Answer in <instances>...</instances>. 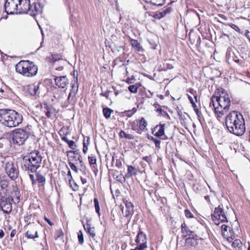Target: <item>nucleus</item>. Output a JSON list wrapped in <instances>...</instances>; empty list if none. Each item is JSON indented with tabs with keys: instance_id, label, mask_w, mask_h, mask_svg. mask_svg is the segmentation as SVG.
<instances>
[{
	"instance_id": "obj_1",
	"label": "nucleus",
	"mask_w": 250,
	"mask_h": 250,
	"mask_svg": "<svg viewBox=\"0 0 250 250\" xmlns=\"http://www.w3.org/2000/svg\"><path fill=\"white\" fill-rule=\"evenodd\" d=\"M225 124L228 130L237 136H241L245 131V121L243 116L233 111L226 117Z\"/></svg>"
},
{
	"instance_id": "obj_2",
	"label": "nucleus",
	"mask_w": 250,
	"mask_h": 250,
	"mask_svg": "<svg viewBox=\"0 0 250 250\" xmlns=\"http://www.w3.org/2000/svg\"><path fill=\"white\" fill-rule=\"evenodd\" d=\"M22 122V115L15 110L0 109V124L2 126L11 128L19 126Z\"/></svg>"
},
{
	"instance_id": "obj_3",
	"label": "nucleus",
	"mask_w": 250,
	"mask_h": 250,
	"mask_svg": "<svg viewBox=\"0 0 250 250\" xmlns=\"http://www.w3.org/2000/svg\"><path fill=\"white\" fill-rule=\"evenodd\" d=\"M42 156L39 151L35 150L24 156L22 158L21 167L24 171L36 172L42 161Z\"/></svg>"
},
{
	"instance_id": "obj_4",
	"label": "nucleus",
	"mask_w": 250,
	"mask_h": 250,
	"mask_svg": "<svg viewBox=\"0 0 250 250\" xmlns=\"http://www.w3.org/2000/svg\"><path fill=\"white\" fill-rule=\"evenodd\" d=\"M17 72L27 77L35 76L38 72V67L33 62L29 61H21L15 66Z\"/></svg>"
},
{
	"instance_id": "obj_5",
	"label": "nucleus",
	"mask_w": 250,
	"mask_h": 250,
	"mask_svg": "<svg viewBox=\"0 0 250 250\" xmlns=\"http://www.w3.org/2000/svg\"><path fill=\"white\" fill-rule=\"evenodd\" d=\"M11 136L13 143L20 146L23 145L28 138L29 133L23 129L17 128L11 131Z\"/></svg>"
},
{
	"instance_id": "obj_6",
	"label": "nucleus",
	"mask_w": 250,
	"mask_h": 250,
	"mask_svg": "<svg viewBox=\"0 0 250 250\" xmlns=\"http://www.w3.org/2000/svg\"><path fill=\"white\" fill-rule=\"evenodd\" d=\"M228 209V207H226V209L222 204L215 208L213 213L211 214V217L217 225L220 223L219 221L222 223L228 222L227 217V210Z\"/></svg>"
},
{
	"instance_id": "obj_7",
	"label": "nucleus",
	"mask_w": 250,
	"mask_h": 250,
	"mask_svg": "<svg viewBox=\"0 0 250 250\" xmlns=\"http://www.w3.org/2000/svg\"><path fill=\"white\" fill-rule=\"evenodd\" d=\"M12 201L5 193H0V209L5 213L9 214L12 210Z\"/></svg>"
},
{
	"instance_id": "obj_8",
	"label": "nucleus",
	"mask_w": 250,
	"mask_h": 250,
	"mask_svg": "<svg viewBox=\"0 0 250 250\" xmlns=\"http://www.w3.org/2000/svg\"><path fill=\"white\" fill-rule=\"evenodd\" d=\"M5 171L7 176L13 181L18 179L19 175V170L17 165L13 162H7L5 165Z\"/></svg>"
},
{
	"instance_id": "obj_9",
	"label": "nucleus",
	"mask_w": 250,
	"mask_h": 250,
	"mask_svg": "<svg viewBox=\"0 0 250 250\" xmlns=\"http://www.w3.org/2000/svg\"><path fill=\"white\" fill-rule=\"evenodd\" d=\"M135 242L136 247L130 250H144L147 247L146 235L141 230L138 232Z\"/></svg>"
},
{
	"instance_id": "obj_10",
	"label": "nucleus",
	"mask_w": 250,
	"mask_h": 250,
	"mask_svg": "<svg viewBox=\"0 0 250 250\" xmlns=\"http://www.w3.org/2000/svg\"><path fill=\"white\" fill-rule=\"evenodd\" d=\"M214 101H216V103L219 106L223 107L225 109L229 110L230 106V100L229 96L228 94H225L222 92V95L218 96H212Z\"/></svg>"
},
{
	"instance_id": "obj_11",
	"label": "nucleus",
	"mask_w": 250,
	"mask_h": 250,
	"mask_svg": "<svg viewBox=\"0 0 250 250\" xmlns=\"http://www.w3.org/2000/svg\"><path fill=\"white\" fill-rule=\"evenodd\" d=\"M21 0H6L5 4V11L7 14H18V3Z\"/></svg>"
},
{
	"instance_id": "obj_12",
	"label": "nucleus",
	"mask_w": 250,
	"mask_h": 250,
	"mask_svg": "<svg viewBox=\"0 0 250 250\" xmlns=\"http://www.w3.org/2000/svg\"><path fill=\"white\" fill-rule=\"evenodd\" d=\"M74 76L75 80L74 83L72 84L71 89L67 97V102L65 103L64 104L62 105L63 107H67L68 106V104L73 100L78 91V75H77L75 77V72H74Z\"/></svg>"
},
{
	"instance_id": "obj_13",
	"label": "nucleus",
	"mask_w": 250,
	"mask_h": 250,
	"mask_svg": "<svg viewBox=\"0 0 250 250\" xmlns=\"http://www.w3.org/2000/svg\"><path fill=\"white\" fill-rule=\"evenodd\" d=\"M209 105L210 106L211 105L213 106L214 112L217 115L218 118H221L222 116L228 111L227 109H225L223 107L217 105V104H216V103L214 101L213 98L211 99Z\"/></svg>"
},
{
	"instance_id": "obj_14",
	"label": "nucleus",
	"mask_w": 250,
	"mask_h": 250,
	"mask_svg": "<svg viewBox=\"0 0 250 250\" xmlns=\"http://www.w3.org/2000/svg\"><path fill=\"white\" fill-rule=\"evenodd\" d=\"M198 236L194 233L186 239V245L189 247H194L198 245Z\"/></svg>"
},
{
	"instance_id": "obj_15",
	"label": "nucleus",
	"mask_w": 250,
	"mask_h": 250,
	"mask_svg": "<svg viewBox=\"0 0 250 250\" xmlns=\"http://www.w3.org/2000/svg\"><path fill=\"white\" fill-rule=\"evenodd\" d=\"M54 80L56 85L59 88H64L69 83L66 76L56 77Z\"/></svg>"
},
{
	"instance_id": "obj_16",
	"label": "nucleus",
	"mask_w": 250,
	"mask_h": 250,
	"mask_svg": "<svg viewBox=\"0 0 250 250\" xmlns=\"http://www.w3.org/2000/svg\"><path fill=\"white\" fill-rule=\"evenodd\" d=\"M43 10V6L40 2H34V5H32L29 15L32 16L42 13Z\"/></svg>"
},
{
	"instance_id": "obj_17",
	"label": "nucleus",
	"mask_w": 250,
	"mask_h": 250,
	"mask_svg": "<svg viewBox=\"0 0 250 250\" xmlns=\"http://www.w3.org/2000/svg\"><path fill=\"white\" fill-rule=\"evenodd\" d=\"M22 2H24V4L19 7L18 14L26 13L29 14V11H30L32 6L30 4V0H24Z\"/></svg>"
},
{
	"instance_id": "obj_18",
	"label": "nucleus",
	"mask_w": 250,
	"mask_h": 250,
	"mask_svg": "<svg viewBox=\"0 0 250 250\" xmlns=\"http://www.w3.org/2000/svg\"><path fill=\"white\" fill-rule=\"evenodd\" d=\"M165 124L157 125L152 130L153 134L158 137L164 135Z\"/></svg>"
},
{
	"instance_id": "obj_19",
	"label": "nucleus",
	"mask_w": 250,
	"mask_h": 250,
	"mask_svg": "<svg viewBox=\"0 0 250 250\" xmlns=\"http://www.w3.org/2000/svg\"><path fill=\"white\" fill-rule=\"evenodd\" d=\"M36 177L37 184H38L39 188H44L46 183V178L45 176L42 174L40 171H37L35 174Z\"/></svg>"
},
{
	"instance_id": "obj_20",
	"label": "nucleus",
	"mask_w": 250,
	"mask_h": 250,
	"mask_svg": "<svg viewBox=\"0 0 250 250\" xmlns=\"http://www.w3.org/2000/svg\"><path fill=\"white\" fill-rule=\"evenodd\" d=\"M125 203L126 210L124 213V216L126 217H129L134 213V205L131 202L127 201Z\"/></svg>"
},
{
	"instance_id": "obj_21",
	"label": "nucleus",
	"mask_w": 250,
	"mask_h": 250,
	"mask_svg": "<svg viewBox=\"0 0 250 250\" xmlns=\"http://www.w3.org/2000/svg\"><path fill=\"white\" fill-rule=\"evenodd\" d=\"M14 204H18L20 201V191L18 188H14L11 195H9Z\"/></svg>"
},
{
	"instance_id": "obj_22",
	"label": "nucleus",
	"mask_w": 250,
	"mask_h": 250,
	"mask_svg": "<svg viewBox=\"0 0 250 250\" xmlns=\"http://www.w3.org/2000/svg\"><path fill=\"white\" fill-rule=\"evenodd\" d=\"M84 229L86 231V232L89 235L90 237L93 239L95 240V229L94 227H91L90 225L88 223V221H87V223L85 225H83Z\"/></svg>"
},
{
	"instance_id": "obj_23",
	"label": "nucleus",
	"mask_w": 250,
	"mask_h": 250,
	"mask_svg": "<svg viewBox=\"0 0 250 250\" xmlns=\"http://www.w3.org/2000/svg\"><path fill=\"white\" fill-rule=\"evenodd\" d=\"M181 227V232L183 237H187L195 233L193 231L189 229L185 222L182 224Z\"/></svg>"
},
{
	"instance_id": "obj_24",
	"label": "nucleus",
	"mask_w": 250,
	"mask_h": 250,
	"mask_svg": "<svg viewBox=\"0 0 250 250\" xmlns=\"http://www.w3.org/2000/svg\"><path fill=\"white\" fill-rule=\"evenodd\" d=\"M39 84L33 83L28 86V90L31 96H35L37 94L38 91L39 89Z\"/></svg>"
},
{
	"instance_id": "obj_25",
	"label": "nucleus",
	"mask_w": 250,
	"mask_h": 250,
	"mask_svg": "<svg viewBox=\"0 0 250 250\" xmlns=\"http://www.w3.org/2000/svg\"><path fill=\"white\" fill-rule=\"evenodd\" d=\"M66 97L65 91L58 90L54 95V97L58 101L61 102L63 99Z\"/></svg>"
},
{
	"instance_id": "obj_26",
	"label": "nucleus",
	"mask_w": 250,
	"mask_h": 250,
	"mask_svg": "<svg viewBox=\"0 0 250 250\" xmlns=\"http://www.w3.org/2000/svg\"><path fill=\"white\" fill-rule=\"evenodd\" d=\"M130 42L132 46L138 52H143L144 49L140 43L136 40L131 39Z\"/></svg>"
},
{
	"instance_id": "obj_27",
	"label": "nucleus",
	"mask_w": 250,
	"mask_h": 250,
	"mask_svg": "<svg viewBox=\"0 0 250 250\" xmlns=\"http://www.w3.org/2000/svg\"><path fill=\"white\" fill-rule=\"evenodd\" d=\"M137 174V169L132 166H128L127 167V172L125 175V178H129L132 175H135Z\"/></svg>"
},
{
	"instance_id": "obj_28",
	"label": "nucleus",
	"mask_w": 250,
	"mask_h": 250,
	"mask_svg": "<svg viewBox=\"0 0 250 250\" xmlns=\"http://www.w3.org/2000/svg\"><path fill=\"white\" fill-rule=\"evenodd\" d=\"M147 123L145 120V118L142 117L139 121V129L136 128L135 127H133L132 129L134 130H137V132H139V130H144L146 127Z\"/></svg>"
},
{
	"instance_id": "obj_29",
	"label": "nucleus",
	"mask_w": 250,
	"mask_h": 250,
	"mask_svg": "<svg viewBox=\"0 0 250 250\" xmlns=\"http://www.w3.org/2000/svg\"><path fill=\"white\" fill-rule=\"evenodd\" d=\"M189 92H190V94H191L192 95H193L194 98L195 100V101H194L192 97L191 96L188 95V98L189 100L190 101L191 104H192V106H194V105H196L195 103L197 102V95H196V91H195L193 89L190 88V89H189Z\"/></svg>"
},
{
	"instance_id": "obj_30",
	"label": "nucleus",
	"mask_w": 250,
	"mask_h": 250,
	"mask_svg": "<svg viewBox=\"0 0 250 250\" xmlns=\"http://www.w3.org/2000/svg\"><path fill=\"white\" fill-rule=\"evenodd\" d=\"M103 114H104V117L106 119H108L110 117L111 113L113 111V110H112L111 109H110L109 108L105 107V108H103Z\"/></svg>"
},
{
	"instance_id": "obj_31",
	"label": "nucleus",
	"mask_w": 250,
	"mask_h": 250,
	"mask_svg": "<svg viewBox=\"0 0 250 250\" xmlns=\"http://www.w3.org/2000/svg\"><path fill=\"white\" fill-rule=\"evenodd\" d=\"M215 19L217 20L218 21L223 23V24H225L226 25H227L224 22V21H226L228 20V18L224 15L219 14L218 15V17H216Z\"/></svg>"
},
{
	"instance_id": "obj_32",
	"label": "nucleus",
	"mask_w": 250,
	"mask_h": 250,
	"mask_svg": "<svg viewBox=\"0 0 250 250\" xmlns=\"http://www.w3.org/2000/svg\"><path fill=\"white\" fill-rule=\"evenodd\" d=\"M147 138L149 140L153 141L156 147L158 148H160L161 147V141L160 140H158L153 136H148Z\"/></svg>"
},
{
	"instance_id": "obj_33",
	"label": "nucleus",
	"mask_w": 250,
	"mask_h": 250,
	"mask_svg": "<svg viewBox=\"0 0 250 250\" xmlns=\"http://www.w3.org/2000/svg\"><path fill=\"white\" fill-rule=\"evenodd\" d=\"M69 183L70 185V187L73 191H77L78 190L79 187L76 183L75 181L73 180V179H72V180H69Z\"/></svg>"
},
{
	"instance_id": "obj_34",
	"label": "nucleus",
	"mask_w": 250,
	"mask_h": 250,
	"mask_svg": "<svg viewBox=\"0 0 250 250\" xmlns=\"http://www.w3.org/2000/svg\"><path fill=\"white\" fill-rule=\"evenodd\" d=\"M193 109L194 111L195 112L197 117L198 120L199 122L201 123V119L202 118V115L201 112L199 111L198 108L197 107L196 105H194V106H193Z\"/></svg>"
},
{
	"instance_id": "obj_35",
	"label": "nucleus",
	"mask_w": 250,
	"mask_h": 250,
	"mask_svg": "<svg viewBox=\"0 0 250 250\" xmlns=\"http://www.w3.org/2000/svg\"><path fill=\"white\" fill-rule=\"evenodd\" d=\"M9 185V182L7 180L2 179L0 181V187L1 189H6Z\"/></svg>"
},
{
	"instance_id": "obj_36",
	"label": "nucleus",
	"mask_w": 250,
	"mask_h": 250,
	"mask_svg": "<svg viewBox=\"0 0 250 250\" xmlns=\"http://www.w3.org/2000/svg\"><path fill=\"white\" fill-rule=\"evenodd\" d=\"M94 203L95 208L96 212L98 214L99 216L100 215V208L99 206V201L97 198H95L94 199Z\"/></svg>"
},
{
	"instance_id": "obj_37",
	"label": "nucleus",
	"mask_w": 250,
	"mask_h": 250,
	"mask_svg": "<svg viewBox=\"0 0 250 250\" xmlns=\"http://www.w3.org/2000/svg\"><path fill=\"white\" fill-rule=\"evenodd\" d=\"M26 236L28 238L34 239L35 238H38L39 237V235L37 231H36L35 235H34L33 234L31 233V232L30 231L28 230L26 232Z\"/></svg>"
},
{
	"instance_id": "obj_38",
	"label": "nucleus",
	"mask_w": 250,
	"mask_h": 250,
	"mask_svg": "<svg viewBox=\"0 0 250 250\" xmlns=\"http://www.w3.org/2000/svg\"><path fill=\"white\" fill-rule=\"evenodd\" d=\"M138 88L139 86H137L136 85H131L128 87V89L131 93H136L137 92Z\"/></svg>"
},
{
	"instance_id": "obj_39",
	"label": "nucleus",
	"mask_w": 250,
	"mask_h": 250,
	"mask_svg": "<svg viewBox=\"0 0 250 250\" xmlns=\"http://www.w3.org/2000/svg\"><path fill=\"white\" fill-rule=\"evenodd\" d=\"M88 158L89 164L91 166L96 164L97 160L95 156L91 155V156H89Z\"/></svg>"
},
{
	"instance_id": "obj_40",
	"label": "nucleus",
	"mask_w": 250,
	"mask_h": 250,
	"mask_svg": "<svg viewBox=\"0 0 250 250\" xmlns=\"http://www.w3.org/2000/svg\"><path fill=\"white\" fill-rule=\"evenodd\" d=\"M78 237L79 243L81 245L83 244L84 242V240L83 234L81 230H80L78 233Z\"/></svg>"
},
{
	"instance_id": "obj_41",
	"label": "nucleus",
	"mask_w": 250,
	"mask_h": 250,
	"mask_svg": "<svg viewBox=\"0 0 250 250\" xmlns=\"http://www.w3.org/2000/svg\"><path fill=\"white\" fill-rule=\"evenodd\" d=\"M156 111L157 112H158L159 116H169L167 113L166 111L163 110L160 107L157 108Z\"/></svg>"
},
{
	"instance_id": "obj_42",
	"label": "nucleus",
	"mask_w": 250,
	"mask_h": 250,
	"mask_svg": "<svg viewBox=\"0 0 250 250\" xmlns=\"http://www.w3.org/2000/svg\"><path fill=\"white\" fill-rule=\"evenodd\" d=\"M229 228V227L228 226H227L226 225H222L221 230H222L223 235H224V236L228 235L227 234H226V233H227V230Z\"/></svg>"
},
{
	"instance_id": "obj_43",
	"label": "nucleus",
	"mask_w": 250,
	"mask_h": 250,
	"mask_svg": "<svg viewBox=\"0 0 250 250\" xmlns=\"http://www.w3.org/2000/svg\"><path fill=\"white\" fill-rule=\"evenodd\" d=\"M165 17V13L163 14L162 11H159L154 15L153 18L157 19H160Z\"/></svg>"
},
{
	"instance_id": "obj_44",
	"label": "nucleus",
	"mask_w": 250,
	"mask_h": 250,
	"mask_svg": "<svg viewBox=\"0 0 250 250\" xmlns=\"http://www.w3.org/2000/svg\"><path fill=\"white\" fill-rule=\"evenodd\" d=\"M185 216L188 218H192L194 217L192 213L188 209H186L185 210Z\"/></svg>"
},
{
	"instance_id": "obj_45",
	"label": "nucleus",
	"mask_w": 250,
	"mask_h": 250,
	"mask_svg": "<svg viewBox=\"0 0 250 250\" xmlns=\"http://www.w3.org/2000/svg\"><path fill=\"white\" fill-rule=\"evenodd\" d=\"M228 25H229L230 27H231L232 29H233L234 30H235L236 32H237L238 33H241V30L240 29V28L238 27V26H237L236 25L234 24H233V23H230V24H228Z\"/></svg>"
},
{
	"instance_id": "obj_46",
	"label": "nucleus",
	"mask_w": 250,
	"mask_h": 250,
	"mask_svg": "<svg viewBox=\"0 0 250 250\" xmlns=\"http://www.w3.org/2000/svg\"><path fill=\"white\" fill-rule=\"evenodd\" d=\"M67 144H68L69 147L72 149H75L77 146L74 141L72 140H69Z\"/></svg>"
},
{
	"instance_id": "obj_47",
	"label": "nucleus",
	"mask_w": 250,
	"mask_h": 250,
	"mask_svg": "<svg viewBox=\"0 0 250 250\" xmlns=\"http://www.w3.org/2000/svg\"><path fill=\"white\" fill-rule=\"evenodd\" d=\"M50 107H47L46 111L45 112L46 116L48 118H51L52 116V112Z\"/></svg>"
},
{
	"instance_id": "obj_48",
	"label": "nucleus",
	"mask_w": 250,
	"mask_h": 250,
	"mask_svg": "<svg viewBox=\"0 0 250 250\" xmlns=\"http://www.w3.org/2000/svg\"><path fill=\"white\" fill-rule=\"evenodd\" d=\"M232 245L234 247H239L241 243L240 240L236 239L233 242Z\"/></svg>"
},
{
	"instance_id": "obj_49",
	"label": "nucleus",
	"mask_w": 250,
	"mask_h": 250,
	"mask_svg": "<svg viewBox=\"0 0 250 250\" xmlns=\"http://www.w3.org/2000/svg\"><path fill=\"white\" fill-rule=\"evenodd\" d=\"M69 165L70 167H71V168L73 170H74L76 172H78V170L77 167L75 166V165L74 164H73V163H71V162H69Z\"/></svg>"
},
{
	"instance_id": "obj_50",
	"label": "nucleus",
	"mask_w": 250,
	"mask_h": 250,
	"mask_svg": "<svg viewBox=\"0 0 250 250\" xmlns=\"http://www.w3.org/2000/svg\"><path fill=\"white\" fill-rule=\"evenodd\" d=\"M156 0V3L157 4H154V3H151L152 4H153V5H157V6H162L164 3H165V0Z\"/></svg>"
},
{
	"instance_id": "obj_51",
	"label": "nucleus",
	"mask_w": 250,
	"mask_h": 250,
	"mask_svg": "<svg viewBox=\"0 0 250 250\" xmlns=\"http://www.w3.org/2000/svg\"><path fill=\"white\" fill-rule=\"evenodd\" d=\"M74 154H78V160L79 161L80 163L81 164V166H82L83 164V158L76 151L73 152Z\"/></svg>"
},
{
	"instance_id": "obj_52",
	"label": "nucleus",
	"mask_w": 250,
	"mask_h": 250,
	"mask_svg": "<svg viewBox=\"0 0 250 250\" xmlns=\"http://www.w3.org/2000/svg\"><path fill=\"white\" fill-rule=\"evenodd\" d=\"M171 11V8L169 7L162 11L163 14L165 13V16L168 13H169Z\"/></svg>"
},
{
	"instance_id": "obj_53",
	"label": "nucleus",
	"mask_w": 250,
	"mask_h": 250,
	"mask_svg": "<svg viewBox=\"0 0 250 250\" xmlns=\"http://www.w3.org/2000/svg\"><path fill=\"white\" fill-rule=\"evenodd\" d=\"M29 177L32 181V185H35L37 184L36 178H35V177L33 174H30Z\"/></svg>"
},
{
	"instance_id": "obj_54",
	"label": "nucleus",
	"mask_w": 250,
	"mask_h": 250,
	"mask_svg": "<svg viewBox=\"0 0 250 250\" xmlns=\"http://www.w3.org/2000/svg\"><path fill=\"white\" fill-rule=\"evenodd\" d=\"M135 111L136 110H135L134 112H132V110H128L126 112V115L128 117H130L132 116Z\"/></svg>"
},
{
	"instance_id": "obj_55",
	"label": "nucleus",
	"mask_w": 250,
	"mask_h": 250,
	"mask_svg": "<svg viewBox=\"0 0 250 250\" xmlns=\"http://www.w3.org/2000/svg\"><path fill=\"white\" fill-rule=\"evenodd\" d=\"M109 93H110L109 91H107L105 92L104 93H102L101 94V95L105 97L107 99H108L109 98Z\"/></svg>"
},
{
	"instance_id": "obj_56",
	"label": "nucleus",
	"mask_w": 250,
	"mask_h": 250,
	"mask_svg": "<svg viewBox=\"0 0 250 250\" xmlns=\"http://www.w3.org/2000/svg\"><path fill=\"white\" fill-rule=\"evenodd\" d=\"M125 138L129 140H131L134 139V136L130 134H126Z\"/></svg>"
},
{
	"instance_id": "obj_57",
	"label": "nucleus",
	"mask_w": 250,
	"mask_h": 250,
	"mask_svg": "<svg viewBox=\"0 0 250 250\" xmlns=\"http://www.w3.org/2000/svg\"><path fill=\"white\" fill-rule=\"evenodd\" d=\"M143 159L144 161H146V162H148V163H149V162H150L151 161V159H150V157H149V156H145V157H144L143 158Z\"/></svg>"
},
{
	"instance_id": "obj_58",
	"label": "nucleus",
	"mask_w": 250,
	"mask_h": 250,
	"mask_svg": "<svg viewBox=\"0 0 250 250\" xmlns=\"http://www.w3.org/2000/svg\"><path fill=\"white\" fill-rule=\"evenodd\" d=\"M52 59L54 61H58L60 59V57L58 56V55H52Z\"/></svg>"
},
{
	"instance_id": "obj_59",
	"label": "nucleus",
	"mask_w": 250,
	"mask_h": 250,
	"mask_svg": "<svg viewBox=\"0 0 250 250\" xmlns=\"http://www.w3.org/2000/svg\"><path fill=\"white\" fill-rule=\"evenodd\" d=\"M87 150H88V148L87 146H86L85 144L84 143H83V152L84 154H86L87 153Z\"/></svg>"
},
{
	"instance_id": "obj_60",
	"label": "nucleus",
	"mask_w": 250,
	"mask_h": 250,
	"mask_svg": "<svg viewBox=\"0 0 250 250\" xmlns=\"http://www.w3.org/2000/svg\"><path fill=\"white\" fill-rule=\"evenodd\" d=\"M126 134L123 130H121L120 132L119 135L121 137H125Z\"/></svg>"
},
{
	"instance_id": "obj_61",
	"label": "nucleus",
	"mask_w": 250,
	"mask_h": 250,
	"mask_svg": "<svg viewBox=\"0 0 250 250\" xmlns=\"http://www.w3.org/2000/svg\"><path fill=\"white\" fill-rule=\"evenodd\" d=\"M44 220H45V221H46V222H47L48 223V224H49L50 226H52L53 225V223H52V222L50 221V220L48 218H47V217H44Z\"/></svg>"
},
{
	"instance_id": "obj_62",
	"label": "nucleus",
	"mask_w": 250,
	"mask_h": 250,
	"mask_svg": "<svg viewBox=\"0 0 250 250\" xmlns=\"http://www.w3.org/2000/svg\"><path fill=\"white\" fill-rule=\"evenodd\" d=\"M67 176L69 177V180H72L73 177L71 175L70 170L68 168V171L67 172Z\"/></svg>"
},
{
	"instance_id": "obj_63",
	"label": "nucleus",
	"mask_w": 250,
	"mask_h": 250,
	"mask_svg": "<svg viewBox=\"0 0 250 250\" xmlns=\"http://www.w3.org/2000/svg\"><path fill=\"white\" fill-rule=\"evenodd\" d=\"M24 0H21L20 1H19V3H18V7H20L21 6H22L24 4V2H22Z\"/></svg>"
},
{
	"instance_id": "obj_64",
	"label": "nucleus",
	"mask_w": 250,
	"mask_h": 250,
	"mask_svg": "<svg viewBox=\"0 0 250 250\" xmlns=\"http://www.w3.org/2000/svg\"><path fill=\"white\" fill-rule=\"evenodd\" d=\"M16 233V230L15 229L13 230L11 232V233H10V236H11V237H13L15 236V235Z\"/></svg>"
}]
</instances>
